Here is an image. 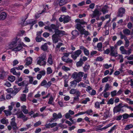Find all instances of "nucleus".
I'll return each instance as SVG.
<instances>
[{
    "label": "nucleus",
    "instance_id": "obj_1",
    "mask_svg": "<svg viewBox=\"0 0 133 133\" xmlns=\"http://www.w3.org/2000/svg\"><path fill=\"white\" fill-rule=\"evenodd\" d=\"M75 21L76 22L78 23L76 24V28L80 31L81 34L82 35L84 34L86 36L88 35V32L85 30V29L81 25L87 24V23L83 20L78 19H76Z\"/></svg>",
    "mask_w": 133,
    "mask_h": 133
},
{
    "label": "nucleus",
    "instance_id": "obj_2",
    "mask_svg": "<svg viewBox=\"0 0 133 133\" xmlns=\"http://www.w3.org/2000/svg\"><path fill=\"white\" fill-rule=\"evenodd\" d=\"M65 35V32L64 31H61L55 33L52 36V39L53 42L55 43H57L59 39V37L60 36H62Z\"/></svg>",
    "mask_w": 133,
    "mask_h": 133
},
{
    "label": "nucleus",
    "instance_id": "obj_3",
    "mask_svg": "<svg viewBox=\"0 0 133 133\" xmlns=\"http://www.w3.org/2000/svg\"><path fill=\"white\" fill-rule=\"evenodd\" d=\"M46 58V54L45 53L42 54L38 58L37 64L41 66L44 65L46 64V62L44 61Z\"/></svg>",
    "mask_w": 133,
    "mask_h": 133
},
{
    "label": "nucleus",
    "instance_id": "obj_4",
    "mask_svg": "<svg viewBox=\"0 0 133 133\" xmlns=\"http://www.w3.org/2000/svg\"><path fill=\"white\" fill-rule=\"evenodd\" d=\"M52 116L53 118L49 120L47 122L46 125H56L57 123H53L52 124H50V123H48V122H52L54 121V120L56 119L60 118L62 117V116L61 115V113H59L58 114H57L56 113H54L52 115Z\"/></svg>",
    "mask_w": 133,
    "mask_h": 133
},
{
    "label": "nucleus",
    "instance_id": "obj_5",
    "mask_svg": "<svg viewBox=\"0 0 133 133\" xmlns=\"http://www.w3.org/2000/svg\"><path fill=\"white\" fill-rule=\"evenodd\" d=\"M83 74V72H74L72 74V77L73 78L77 80V83H78L81 81Z\"/></svg>",
    "mask_w": 133,
    "mask_h": 133
},
{
    "label": "nucleus",
    "instance_id": "obj_6",
    "mask_svg": "<svg viewBox=\"0 0 133 133\" xmlns=\"http://www.w3.org/2000/svg\"><path fill=\"white\" fill-rule=\"evenodd\" d=\"M44 29L46 30H48L50 32H52L53 33H54V30L55 33L56 32H58L61 31L57 28V26L54 24H51L50 26H46L44 27Z\"/></svg>",
    "mask_w": 133,
    "mask_h": 133
},
{
    "label": "nucleus",
    "instance_id": "obj_7",
    "mask_svg": "<svg viewBox=\"0 0 133 133\" xmlns=\"http://www.w3.org/2000/svg\"><path fill=\"white\" fill-rule=\"evenodd\" d=\"M81 50L80 49L74 52L71 55V57L75 60L82 53Z\"/></svg>",
    "mask_w": 133,
    "mask_h": 133
},
{
    "label": "nucleus",
    "instance_id": "obj_8",
    "mask_svg": "<svg viewBox=\"0 0 133 133\" xmlns=\"http://www.w3.org/2000/svg\"><path fill=\"white\" fill-rule=\"evenodd\" d=\"M16 114L18 118H22L24 121H26L28 119V117H26L21 111L19 112L18 111Z\"/></svg>",
    "mask_w": 133,
    "mask_h": 133
},
{
    "label": "nucleus",
    "instance_id": "obj_9",
    "mask_svg": "<svg viewBox=\"0 0 133 133\" xmlns=\"http://www.w3.org/2000/svg\"><path fill=\"white\" fill-rule=\"evenodd\" d=\"M111 52L110 55L112 56L117 57L118 56L117 51L115 50V49L114 46L110 47Z\"/></svg>",
    "mask_w": 133,
    "mask_h": 133
},
{
    "label": "nucleus",
    "instance_id": "obj_10",
    "mask_svg": "<svg viewBox=\"0 0 133 133\" xmlns=\"http://www.w3.org/2000/svg\"><path fill=\"white\" fill-rule=\"evenodd\" d=\"M93 13L92 14V18H94L96 16H99L101 14V12L97 9H95L93 12Z\"/></svg>",
    "mask_w": 133,
    "mask_h": 133
},
{
    "label": "nucleus",
    "instance_id": "obj_11",
    "mask_svg": "<svg viewBox=\"0 0 133 133\" xmlns=\"http://www.w3.org/2000/svg\"><path fill=\"white\" fill-rule=\"evenodd\" d=\"M55 2L61 6L66 4L67 3V0H55Z\"/></svg>",
    "mask_w": 133,
    "mask_h": 133
},
{
    "label": "nucleus",
    "instance_id": "obj_12",
    "mask_svg": "<svg viewBox=\"0 0 133 133\" xmlns=\"http://www.w3.org/2000/svg\"><path fill=\"white\" fill-rule=\"evenodd\" d=\"M125 10L124 8H120L118 11V16L122 17L123 16V14L125 13Z\"/></svg>",
    "mask_w": 133,
    "mask_h": 133
},
{
    "label": "nucleus",
    "instance_id": "obj_13",
    "mask_svg": "<svg viewBox=\"0 0 133 133\" xmlns=\"http://www.w3.org/2000/svg\"><path fill=\"white\" fill-rule=\"evenodd\" d=\"M25 60L26 61V62L25 64V66L26 67L31 64L32 61L31 58L28 57Z\"/></svg>",
    "mask_w": 133,
    "mask_h": 133
},
{
    "label": "nucleus",
    "instance_id": "obj_14",
    "mask_svg": "<svg viewBox=\"0 0 133 133\" xmlns=\"http://www.w3.org/2000/svg\"><path fill=\"white\" fill-rule=\"evenodd\" d=\"M17 41L15 40L14 41L12 42L9 45V49H11L14 47H15L16 45Z\"/></svg>",
    "mask_w": 133,
    "mask_h": 133
},
{
    "label": "nucleus",
    "instance_id": "obj_15",
    "mask_svg": "<svg viewBox=\"0 0 133 133\" xmlns=\"http://www.w3.org/2000/svg\"><path fill=\"white\" fill-rule=\"evenodd\" d=\"M64 23H67L71 20V17L68 15L63 16Z\"/></svg>",
    "mask_w": 133,
    "mask_h": 133
},
{
    "label": "nucleus",
    "instance_id": "obj_16",
    "mask_svg": "<svg viewBox=\"0 0 133 133\" xmlns=\"http://www.w3.org/2000/svg\"><path fill=\"white\" fill-rule=\"evenodd\" d=\"M13 88L14 90L13 91L12 94L14 95L16 94L21 89L20 88H16V86H14Z\"/></svg>",
    "mask_w": 133,
    "mask_h": 133
},
{
    "label": "nucleus",
    "instance_id": "obj_17",
    "mask_svg": "<svg viewBox=\"0 0 133 133\" xmlns=\"http://www.w3.org/2000/svg\"><path fill=\"white\" fill-rule=\"evenodd\" d=\"M7 14L6 13L3 12L0 14V19L3 20L6 17Z\"/></svg>",
    "mask_w": 133,
    "mask_h": 133
},
{
    "label": "nucleus",
    "instance_id": "obj_18",
    "mask_svg": "<svg viewBox=\"0 0 133 133\" xmlns=\"http://www.w3.org/2000/svg\"><path fill=\"white\" fill-rule=\"evenodd\" d=\"M90 65L87 63H85L84 66L83 67V70L84 71L86 72L87 71L90 69Z\"/></svg>",
    "mask_w": 133,
    "mask_h": 133
},
{
    "label": "nucleus",
    "instance_id": "obj_19",
    "mask_svg": "<svg viewBox=\"0 0 133 133\" xmlns=\"http://www.w3.org/2000/svg\"><path fill=\"white\" fill-rule=\"evenodd\" d=\"M22 45L20 44L16 47L12 49V50L15 51H19L22 48Z\"/></svg>",
    "mask_w": 133,
    "mask_h": 133
},
{
    "label": "nucleus",
    "instance_id": "obj_20",
    "mask_svg": "<svg viewBox=\"0 0 133 133\" xmlns=\"http://www.w3.org/2000/svg\"><path fill=\"white\" fill-rule=\"evenodd\" d=\"M48 62L50 65H52L53 64V61L52 59V56L51 54H50L49 55L48 60Z\"/></svg>",
    "mask_w": 133,
    "mask_h": 133
},
{
    "label": "nucleus",
    "instance_id": "obj_21",
    "mask_svg": "<svg viewBox=\"0 0 133 133\" xmlns=\"http://www.w3.org/2000/svg\"><path fill=\"white\" fill-rule=\"evenodd\" d=\"M62 59L63 61L65 62L66 63H71L73 61L72 59H71L69 58H66V59H64L63 57H62Z\"/></svg>",
    "mask_w": 133,
    "mask_h": 133
},
{
    "label": "nucleus",
    "instance_id": "obj_22",
    "mask_svg": "<svg viewBox=\"0 0 133 133\" xmlns=\"http://www.w3.org/2000/svg\"><path fill=\"white\" fill-rule=\"evenodd\" d=\"M21 110L25 114H27L28 113V110L26 109V107L25 105H23L21 107Z\"/></svg>",
    "mask_w": 133,
    "mask_h": 133
},
{
    "label": "nucleus",
    "instance_id": "obj_23",
    "mask_svg": "<svg viewBox=\"0 0 133 133\" xmlns=\"http://www.w3.org/2000/svg\"><path fill=\"white\" fill-rule=\"evenodd\" d=\"M84 64L82 58H81L79 59V61L76 64V66L77 67H80L82 66Z\"/></svg>",
    "mask_w": 133,
    "mask_h": 133
},
{
    "label": "nucleus",
    "instance_id": "obj_24",
    "mask_svg": "<svg viewBox=\"0 0 133 133\" xmlns=\"http://www.w3.org/2000/svg\"><path fill=\"white\" fill-rule=\"evenodd\" d=\"M120 50L122 54H127L128 51L124 49L123 46H121L120 48Z\"/></svg>",
    "mask_w": 133,
    "mask_h": 133
},
{
    "label": "nucleus",
    "instance_id": "obj_25",
    "mask_svg": "<svg viewBox=\"0 0 133 133\" xmlns=\"http://www.w3.org/2000/svg\"><path fill=\"white\" fill-rule=\"evenodd\" d=\"M123 34L126 35H130L131 31L128 29H126L123 30Z\"/></svg>",
    "mask_w": 133,
    "mask_h": 133
},
{
    "label": "nucleus",
    "instance_id": "obj_26",
    "mask_svg": "<svg viewBox=\"0 0 133 133\" xmlns=\"http://www.w3.org/2000/svg\"><path fill=\"white\" fill-rule=\"evenodd\" d=\"M108 8V6L105 5L102 8L101 10V11L103 14H105L106 12H108L107 9Z\"/></svg>",
    "mask_w": 133,
    "mask_h": 133
},
{
    "label": "nucleus",
    "instance_id": "obj_27",
    "mask_svg": "<svg viewBox=\"0 0 133 133\" xmlns=\"http://www.w3.org/2000/svg\"><path fill=\"white\" fill-rule=\"evenodd\" d=\"M121 110V108L119 106H117L114 107L113 109L114 114L120 111Z\"/></svg>",
    "mask_w": 133,
    "mask_h": 133
},
{
    "label": "nucleus",
    "instance_id": "obj_28",
    "mask_svg": "<svg viewBox=\"0 0 133 133\" xmlns=\"http://www.w3.org/2000/svg\"><path fill=\"white\" fill-rule=\"evenodd\" d=\"M8 128L9 130H11L12 128L14 130H16L18 128L16 125H9L8 126Z\"/></svg>",
    "mask_w": 133,
    "mask_h": 133
},
{
    "label": "nucleus",
    "instance_id": "obj_29",
    "mask_svg": "<svg viewBox=\"0 0 133 133\" xmlns=\"http://www.w3.org/2000/svg\"><path fill=\"white\" fill-rule=\"evenodd\" d=\"M48 48L47 44L46 43H45L43 45L41 46V49L43 51H46Z\"/></svg>",
    "mask_w": 133,
    "mask_h": 133
},
{
    "label": "nucleus",
    "instance_id": "obj_30",
    "mask_svg": "<svg viewBox=\"0 0 133 133\" xmlns=\"http://www.w3.org/2000/svg\"><path fill=\"white\" fill-rule=\"evenodd\" d=\"M0 122L3 124H7L9 122L8 120L5 118H3L1 119Z\"/></svg>",
    "mask_w": 133,
    "mask_h": 133
},
{
    "label": "nucleus",
    "instance_id": "obj_31",
    "mask_svg": "<svg viewBox=\"0 0 133 133\" xmlns=\"http://www.w3.org/2000/svg\"><path fill=\"white\" fill-rule=\"evenodd\" d=\"M20 98L22 101H25L26 99V95L25 94H23L21 95Z\"/></svg>",
    "mask_w": 133,
    "mask_h": 133
},
{
    "label": "nucleus",
    "instance_id": "obj_32",
    "mask_svg": "<svg viewBox=\"0 0 133 133\" xmlns=\"http://www.w3.org/2000/svg\"><path fill=\"white\" fill-rule=\"evenodd\" d=\"M110 86H109V84L108 83H107L105 86V89L102 94L104 93V92H106L109 90V89L110 88Z\"/></svg>",
    "mask_w": 133,
    "mask_h": 133
},
{
    "label": "nucleus",
    "instance_id": "obj_33",
    "mask_svg": "<svg viewBox=\"0 0 133 133\" xmlns=\"http://www.w3.org/2000/svg\"><path fill=\"white\" fill-rule=\"evenodd\" d=\"M72 35L75 37H77L79 34V33L77 30H74L72 32Z\"/></svg>",
    "mask_w": 133,
    "mask_h": 133
},
{
    "label": "nucleus",
    "instance_id": "obj_34",
    "mask_svg": "<svg viewBox=\"0 0 133 133\" xmlns=\"http://www.w3.org/2000/svg\"><path fill=\"white\" fill-rule=\"evenodd\" d=\"M64 71L67 72L68 71L70 70V69L68 67H67L65 66H63L61 68Z\"/></svg>",
    "mask_w": 133,
    "mask_h": 133
},
{
    "label": "nucleus",
    "instance_id": "obj_35",
    "mask_svg": "<svg viewBox=\"0 0 133 133\" xmlns=\"http://www.w3.org/2000/svg\"><path fill=\"white\" fill-rule=\"evenodd\" d=\"M125 41L124 46L126 47H128L129 45V42L127 38H125Z\"/></svg>",
    "mask_w": 133,
    "mask_h": 133
},
{
    "label": "nucleus",
    "instance_id": "obj_36",
    "mask_svg": "<svg viewBox=\"0 0 133 133\" xmlns=\"http://www.w3.org/2000/svg\"><path fill=\"white\" fill-rule=\"evenodd\" d=\"M15 77L11 75L9 77L8 79L11 82H13L15 80Z\"/></svg>",
    "mask_w": 133,
    "mask_h": 133
},
{
    "label": "nucleus",
    "instance_id": "obj_37",
    "mask_svg": "<svg viewBox=\"0 0 133 133\" xmlns=\"http://www.w3.org/2000/svg\"><path fill=\"white\" fill-rule=\"evenodd\" d=\"M77 83V81L75 79H74L73 81H72L70 82V83L71 84L70 86H72L73 85H75V86H76Z\"/></svg>",
    "mask_w": 133,
    "mask_h": 133
},
{
    "label": "nucleus",
    "instance_id": "obj_38",
    "mask_svg": "<svg viewBox=\"0 0 133 133\" xmlns=\"http://www.w3.org/2000/svg\"><path fill=\"white\" fill-rule=\"evenodd\" d=\"M110 78L109 76H107L103 78L102 80V82L104 83L107 82L108 80V79Z\"/></svg>",
    "mask_w": 133,
    "mask_h": 133
},
{
    "label": "nucleus",
    "instance_id": "obj_39",
    "mask_svg": "<svg viewBox=\"0 0 133 133\" xmlns=\"http://www.w3.org/2000/svg\"><path fill=\"white\" fill-rule=\"evenodd\" d=\"M6 73V72L3 71L2 74H0V79H3L4 78L5 76V74Z\"/></svg>",
    "mask_w": 133,
    "mask_h": 133
},
{
    "label": "nucleus",
    "instance_id": "obj_40",
    "mask_svg": "<svg viewBox=\"0 0 133 133\" xmlns=\"http://www.w3.org/2000/svg\"><path fill=\"white\" fill-rule=\"evenodd\" d=\"M45 8L44 9V10H43L42 11V12L39 14H37L35 15V17L36 19L38 18L40 16V15L42 14V13L45 12Z\"/></svg>",
    "mask_w": 133,
    "mask_h": 133
},
{
    "label": "nucleus",
    "instance_id": "obj_41",
    "mask_svg": "<svg viewBox=\"0 0 133 133\" xmlns=\"http://www.w3.org/2000/svg\"><path fill=\"white\" fill-rule=\"evenodd\" d=\"M52 70L50 67H48L47 69V74H50L52 72Z\"/></svg>",
    "mask_w": 133,
    "mask_h": 133
},
{
    "label": "nucleus",
    "instance_id": "obj_42",
    "mask_svg": "<svg viewBox=\"0 0 133 133\" xmlns=\"http://www.w3.org/2000/svg\"><path fill=\"white\" fill-rule=\"evenodd\" d=\"M4 112L6 116H8L11 115V112L9 111L4 110Z\"/></svg>",
    "mask_w": 133,
    "mask_h": 133
},
{
    "label": "nucleus",
    "instance_id": "obj_43",
    "mask_svg": "<svg viewBox=\"0 0 133 133\" xmlns=\"http://www.w3.org/2000/svg\"><path fill=\"white\" fill-rule=\"evenodd\" d=\"M122 116L124 119H127L129 118V114L125 113L122 115Z\"/></svg>",
    "mask_w": 133,
    "mask_h": 133
},
{
    "label": "nucleus",
    "instance_id": "obj_44",
    "mask_svg": "<svg viewBox=\"0 0 133 133\" xmlns=\"http://www.w3.org/2000/svg\"><path fill=\"white\" fill-rule=\"evenodd\" d=\"M119 34L121 36V39H123L124 38V40H125V38H127L124 35L122 34V33L121 32H119Z\"/></svg>",
    "mask_w": 133,
    "mask_h": 133
},
{
    "label": "nucleus",
    "instance_id": "obj_45",
    "mask_svg": "<svg viewBox=\"0 0 133 133\" xmlns=\"http://www.w3.org/2000/svg\"><path fill=\"white\" fill-rule=\"evenodd\" d=\"M78 87H83L85 88L87 86V85L81 82L78 84Z\"/></svg>",
    "mask_w": 133,
    "mask_h": 133
},
{
    "label": "nucleus",
    "instance_id": "obj_46",
    "mask_svg": "<svg viewBox=\"0 0 133 133\" xmlns=\"http://www.w3.org/2000/svg\"><path fill=\"white\" fill-rule=\"evenodd\" d=\"M70 54H71V53L69 52L68 53H64V56L62 57H63L64 59H66V57H68Z\"/></svg>",
    "mask_w": 133,
    "mask_h": 133
},
{
    "label": "nucleus",
    "instance_id": "obj_47",
    "mask_svg": "<svg viewBox=\"0 0 133 133\" xmlns=\"http://www.w3.org/2000/svg\"><path fill=\"white\" fill-rule=\"evenodd\" d=\"M105 92V93L104 94L103 96L105 98L108 97V96L110 95V93L109 92H104V93Z\"/></svg>",
    "mask_w": 133,
    "mask_h": 133
},
{
    "label": "nucleus",
    "instance_id": "obj_48",
    "mask_svg": "<svg viewBox=\"0 0 133 133\" xmlns=\"http://www.w3.org/2000/svg\"><path fill=\"white\" fill-rule=\"evenodd\" d=\"M84 54L86 56H88L89 54V51L86 48L83 51Z\"/></svg>",
    "mask_w": 133,
    "mask_h": 133
},
{
    "label": "nucleus",
    "instance_id": "obj_49",
    "mask_svg": "<svg viewBox=\"0 0 133 133\" xmlns=\"http://www.w3.org/2000/svg\"><path fill=\"white\" fill-rule=\"evenodd\" d=\"M133 127V125H127L124 128L125 130H128Z\"/></svg>",
    "mask_w": 133,
    "mask_h": 133
},
{
    "label": "nucleus",
    "instance_id": "obj_50",
    "mask_svg": "<svg viewBox=\"0 0 133 133\" xmlns=\"http://www.w3.org/2000/svg\"><path fill=\"white\" fill-rule=\"evenodd\" d=\"M15 117H14L12 118L11 121V125H16V123L15 122Z\"/></svg>",
    "mask_w": 133,
    "mask_h": 133
},
{
    "label": "nucleus",
    "instance_id": "obj_51",
    "mask_svg": "<svg viewBox=\"0 0 133 133\" xmlns=\"http://www.w3.org/2000/svg\"><path fill=\"white\" fill-rule=\"evenodd\" d=\"M76 91V89H72L70 90L69 92L71 94H75Z\"/></svg>",
    "mask_w": 133,
    "mask_h": 133
},
{
    "label": "nucleus",
    "instance_id": "obj_52",
    "mask_svg": "<svg viewBox=\"0 0 133 133\" xmlns=\"http://www.w3.org/2000/svg\"><path fill=\"white\" fill-rule=\"evenodd\" d=\"M43 39V38H39L38 36H37L36 37V40L37 42H40L42 41Z\"/></svg>",
    "mask_w": 133,
    "mask_h": 133
},
{
    "label": "nucleus",
    "instance_id": "obj_53",
    "mask_svg": "<svg viewBox=\"0 0 133 133\" xmlns=\"http://www.w3.org/2000/svg\"><path fill=\"white\" fill-rule=\"evenodd\" d=\"M117 91L116 90H114L113 91L111 92V94L112 97L115 96L117 94Z\"/></svg>",
    "mask_w": 133,
    "mask_h": 133
},
{
    "label": "nucleus",
    "instance_id": "obj_54",
    "mask_svg": "<svg viewBox=\"0 0 133 133\" xmlns=\"http://www.w3.org/2000/svg\"><path fill=\"white\" fill-rule=\"evenodd\" d=\"M68 81L67 80L65 79L64 80V87H68L69 85L68 84Z\"/></svg>",
    "mask_w": 133,
    "mask_h": 133
},
{
    "label": "nucleus",
    "instance_id": "obj_55",
    "mask_svg": "<svg viewBox=\"0 0 133 133\" xmlns=\"http://www.w3.org/2000/svg\"><path fill=\"white\" fill-rule=\"evenodd\" d=\"M13 74L14 75H15L17 76L18 77H19L20 75V73L19 72H17L16 71H15L14 72H13Z\"/></svg>",
    "mask_w": 133,
    "mask_h": 133
},
{
    "label": "nucleus",
    "instance_id": "obj_56",
    "mask_svg": "<svg viewBox=\"0 0 133 133\" xmlns=\"http://www.w3.org/2000/svg\"><path fill=\"white\" fill-rule=\"evenodd\" d=\"M47 81L45 80H44L41 82V86H43L46 85Z\"/></svg>",
    "mask_w": 133,
    "mask_h": 133
},
{
    "label": "nucleus",
    "instance_id": "obj_57",
    "mask_svg": "<svg viewBox=\"0 0 133 133\" xmlns=\"http://www.w3.org/2000/svg\"><path fill=\"white\" fill-rule=\"evenodd\" d=\"M28 77L29 78V81L30 83L32 84L33 81V77L30 76H29Z\"/></svg>",
    "mask_w": 133,
    "mask_h": 133
},
{
    "label": "nucleus",
    "instance_id": "obj_58",
    "mask_svg": "<svg viewBox=\"0 0 133 133\" xmlns=\"http://www.w3.org/2000/svg\"><path fill=\"white\" fill-rule=\"evenodd\" d=\"M49 35V34L47 32L44 33L43 34V36L46 38L48 37Z\"/></svg>",
    "mask_w": 133,
    "mask_h": 133
},
{
    "label": "nucleus",
    "instance_id": "obj_59",
    "mask_svg": "<svg viewBox=\"0 0 133 133\" xmlns=\"http://www.w3.org/2000/svg\"><path fill=\"white\" fill-rule=\"evenodd\" d=\"M97 47L98 48L101 49L102 47V43H98L97 45Z\"/></svg>",
    "mask_w": 133,
    "mask_h": 133
},
{
    "label": "nucleus",
    "instance_id": "obj_60",
    "mask_svg": "<svg viewBox=\"0 0 133 133\" xmlns=\"http://www.w3.org/2000/svg\"><path fill=\"white\" fill-rule=\"evenodd\" d=\"M51 81L48 82L47 83L46 85L45 86V87L47 88L50 87L51 85Z\"/></svg>",
    "mask_w": 133,
    "mask_h": 133
},
{
    "label": "nucleus",
    "instance_id": "obj_61",
    "mask_svg": "<svg viewBox=\"0 0 133 133\" xmlns=\"http://www.w3.org/2000/svg\"><path fill=\"white\" fill-rule=\"evenodd\" d=\"M85 130L84 129H78L77 130L78 133H82L83 132H85Z\"/></svg>",
    "mask_w": 133,
    "mask_h": 133
},
{
    "label": "nucleus",
    "instance_id": "obj_62",
    "mask_svg": "<svg viewBox=\"0 0 133 133\" xmlns=\"http://www.w3.org/2000/svg\"><path fill=\"white\" fill-rule=\"evenodd\" d=\"M126 100L127 101H129V102H128V103L130 104H133V101H131L130 99L127 98H126Z\"/></svg>",
    "mask_w": 133,
    "mask_h": 133
},
{
    "label": "nucleus",
    "instance_id": "obj_63",
    "mask_svg": "<svg viewBox=\"0 0 133 133\" xmlns=\"http://www.w3.org/2000/svg\"><path fill=\"white\" fill-rule=\"evenodd\" d=\"M114 103V99L111 98L108 101V104H112Z\"/></svg>",
    "mask_w": 133,
    "mask_h": 133
},
{
    "label": "nucleus",
    "instance_id": "obj_64",
    "mask_svg": "<svg viewBox=\"0 0 133 133\" xmlns=\"http://www.w3.org/2000/svg\"><path fill=\"white\" fill-rule=\"evenodd\" d=\"M132 27V23L130 22H129L127 24V27L129 29H131Z\"/></svg>",
    "mask_w": 133,
    "mask_h": 133
}]
</instances>
